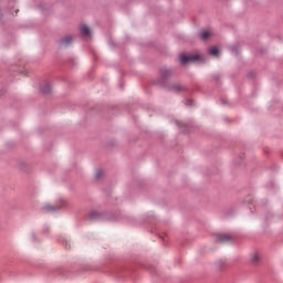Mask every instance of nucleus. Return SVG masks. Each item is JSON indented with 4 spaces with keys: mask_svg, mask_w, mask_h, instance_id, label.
<instances>
[{
    "mask_svg": "<svg viewBox=\"0 0 283 283\" xmlns=\"http://www.w3.org/2000/svg\"><path fill=\"white\" fill-rule=\"evenodd\" d=\"M199 59H200V55H198V54H193V55H191V54H189V55H187V54H181V55L179 56V60H180V62H181L182 64H186V63H193V62L198 61Z\"/></svg>",
    "mask_w": 283,
    "mask_h": 283,
    "instance_id": "1",
    "label": "nucleus"
},
{
    "mask_svg": "<svg viewBox=\"0 0 283 283\" xmlns=\"http://www.w3.org/2000/svg\"><path fill=\"white\" fill-rule=\"evenodd\" d=\"M199 36L202 41H207V39H211V36H213V31H211V29L202 30L199 33Z\"/></svg>",
    "mask_w": 283,
    "mask_h": 283,
    "instance_id": "2",
    "label": "nucleus"
},
{
    "mask_svg": "<svg viewBox=\"0 0 283 283\" xmlns=\"http://www.w3.org/2000/svg\"><path fill=\"white\" fill-rule=\"evenodd\" d=\"M72 41H73V38L71 35H66L61 39L60 45L62 48H67V45H71Z\"/></svg>",
    "mask_w": 283,
    "mask_h": 283,
    "instance_id": "3",
    "label": "nucleus"
},
{
    "mask_svg": "<svg viewBox=\"0 0 283 283\" xmlns=\"http://www.w3.org/2000/svg\"><path fill=\"white\" fill-rule=\"evenodd\" d=\"M81 33L84 36H90L92 34V30H90V27L82 24L81 25Z\"/></svg>",
    "mask_w": 283,
    "mask_h": 283,
    "instance_id": "4",
    "label": "nucleus"
},
{
    "mask_svg": "<svg viewBox=\"0 0 283 283\" xmlns=\"http://www.w3.org/2000/svg\"><path fill=\"white\" fill-rule=\"evenodd\" d=\"M231 240V234H220L218 238V242H229Z\"/></svg>",
    "mask_w": 283,
    "mask_h": 283,
    "instance_id": "5",
    "label": "nucleus"
},
{
    "mask_svg": "<svg viewBox=\"0 0 283 283\" xmlns=\"http://www.w3.org/2000/svg\"><path fill=\"white\" fill-rule=\"evenodd\" d=\"M209 54H210L211 56H218V55L220 54V51L218 50V48H211V49L209 50Z\"/></svg>",
    "mask_w": 283,
    "mask_h": 283,
    "instance_id": "6",
    "label": "nucleus"
},
{
    "mask_svg": "<svg viewBox=\"0 0 283 283\" xmlns=\"http://www.w3.org/2000/svg\"><path fill=\"white\" fill-rule=\"evenodd\" d=\"M42 92H43V94H50V92H52V88L50 87V84H45L42 87Z\"/></svg>",
    "mask_w": 283,
    "mask_h": 283,
    "instance_id": "7",
    "label": "nucleus"
},
{
    "mask_svg": "<svg viewBox=\"0 0 283 283\" xmlns=\"http://www.w3.org/2000/svg\"><path fill=\"white\" fill-rule=\"evenodd\" d=\"M90 218H91V220H96V218H98V212L92 211V212L90 213Z\"/></svg>",
    "mask_w": 283,
    "mask_h": 283,
    "instance_id": "8",
    "label": "nucleus"
},
{
    "mask_svg": "<svg viewBox=\"0 0 283 283\" xmlns=\"http://www.w3.org/2000/svg\"><path fill=\"white\" fill-rule=\"evenodd\" d=\"M260 260V255L259 254H252L251 256V261L252 262H258Z\"/></svg>",
    "mask_w": 283,
    "mask_h": 283,
    "instance_id": "9",
    "label": "nucleus"
},
{
    "mask_svg": "<svg viewBox=\"0 0 283 283\" xmlns=\"http://www.w3.org/2000/svg\"><path fill=\"white\" fill-rule=\"evenodd\" d=\"M169 74H171V72L165 70V71H161V76H164V78H167V76H169Z\"/></svg>",
    "mask_w": 283,
    "mask_h": 283,
    "instance_id": "10",
    "label": "nucleus"
},
{
    "mask_svg": "<svg viewBox=\"0 0 283 283\" xmlns=\"http://www.w3.org/2000/svg\"><path fill=\"white\" fill-rule=\"evenodd\" d=\"M44 209L45 211H54L55 208L52 206H45Z\"/></svg>",
    "mask_w": 283,
    "mask_h": 283,
    "instance_id": "11",
    "label": "nucleus"
},
{
    "mask_svg": "<svg viewBox=\"0 0 283 283\" xmlns=\"http://www.w3.org/2000/svg\"><path fill=\"white\" fill-rule=\"evenodd\" d=\"M102 174H103V172H102L101 170H97V171H96V178H101Z\"/></svg>",
    "mask_w": 283,
    "mask_h": 283,
    "instance_id": "12",
    "label": "nucleus"
}]
</instances>
